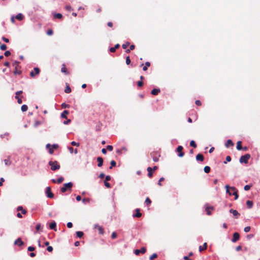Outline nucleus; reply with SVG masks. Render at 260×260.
<instances>
[{
	"label": "nucleus",
	"mask_w": 260,
	"mask_h": 260,
	"mask_svg": "<svg viewBox=\"0 0 260 260\" xmlns=\"http://www.w3.org/2000/svg\"><path fill=\"white\" fill-rule=\"evenodd\" d=\"M225 187L226 189V192L230 196L234 195L235 200L238 198V190L235 187H230L228 185H226Z\"/></svg>",
	"instance_id": "f257e3e1"
},
{
	"label": "nucleus",
	"mask_w": 260,
	"mask_h": 260,
	"mask_svg": "<svg viewBox=\"0 0 260 260\" xmlns=\"http://www.w3.org/2000/svg\"><path fill=\"white\" fill-rule=\"evenodd\" d=\"M73 185V184L72 182L64 183L63 185V187L60 189L61 192L64 193L67 190L71 191Z\"/></svg>",
	"instance_id": "f03ea898"
},
{
	"label": "nucleus",
	"mask_w": 260,
	"mask_h": 260,
	"mask_svg": "<svg viewBox=\"0 0 260 260\" xmlns=\"http://www.w3.org/2000/svg\"><path fill=\"white\" fill-rule=\"evenodd\" d=\"M49 166H51V169L52 171H56L57 170H58L60 167L58 162L56 160L54 161H50L49 162Z\"/></svg>",
	"instance_id": "7ed1b4c3"
},
{
	"label": "nucleus",
	"mask_w": 260,
	"mask_h": 260,
	"mask_svg": "<svg viewBox=\"0 0 260 260\" xmlns=\"http://www.w3.org/2000/svg\"><path fill=\"white\" fill-rule=\"evenodd\" d=\"M250 157L251 155L249 154H246L245 155L241 156L239 159V161L240 163L247 164Z\"/></svg>",
	"instance_id": "20e7f679"
},
{
	"label": "nucleus",
	"mask_w": 260,
	"mask_h": 260,
	"mask_svg": "<svg viewBox=\"0 0 260 260\" xmlns=\"http://www.w3.org/2000/svg\"><path fill=\"white\" fill-rule=\"evenodd\" d=\"M153 160L155 162H157L159 160V157L160 156L159 153L158 151H154L150 153Z\"/></svg>",
	"instance_id": "39448f33"
},
{
	"label": "nucleus",
	"mask_w": 260,
	"mask_h": 260,
	"mask_svg": "<svg viewBox=\"0 0 260 260\" xmlns=\"http://www.w3.org/2000/svg\"><path fill=\"white\" fill-rule=\"evenodd\" d=\"M40 72V70L38 68H35L34 69V70L31 71L30 73V76L34 78L37 75H39Z\"/></svg>",
	"instance_id": "423d86ee"
},
{
	"label": "nucleus",
	"mask_w": 260,
	"mask_h": 260,
	"mask_svg": "<svg viewBox=\"0 0 260 260\" xmlns=\"http://www.w3.org/2000/svg\"><path fill=\"white\" fill-rule=\"evenodd\" d=\"M46 194L49 198H53L54 197V194L52 192L51 187L49 186L46 188Z\"/></svg>",
	"instance_id": "0eeeda50"
},
{
	"label": "nucleus",
	"mask_w": 260,
	"mask_h": 260,
	"mask_svg": "<svg viewBox=\"0 0 260 260\" xmlns=\"http://www.w3.org/2000/svg\"><path fill=\"white\" fill-rule=\"evenodd\" d=\"M183 148L182 146H178L177 148V151L179 152L178 156L181 157H183L184 155V152L182 151Z\"/></svg>",
	"instance_id": "6e6552de"
},
{
	"label": "nucleus",
	"mask_w": 260,
	"mask_h": 260,
	"mask_svg": "<svg viewBox=\"0 0 260 260\" xmlns=\"http://www.w3.org/2000/svg\"><path fill=\"white\" fill-rule=\"evenodd\" d=\"M94 228L95 229L98 230V231H99V234H100L101 235H103L104 234V230L102 228V226H100V225H99L98 224H95Z\"/></svg>",
	"instance_id": "1a4fd4ad"
},
{
	"label": "nucleus",
	"mask_w": 260,
	"mask_h": 260,
	"mask_svg": "<svg viewBox=\"0 0 260 260\" xmlns=\"http://www.w3.org/2000/svg\"><path fill=\"white\" fill-rule=\"evenodd\" d=\"M146 249L145 247H142L140 249H136L135 253L136 255H139L140 253L144 254L146 252Z\"/></svg>",
	"instance_id": "9d476101"
},
{
	"label": "nucleus",
	"mask_w": 260,
	"mask_h": 260,
	"mask_svg": "<svg viewBox=\"0 0 260 260\" xmlns=\"http://www.w3.org/2000/svg\"><path fill=\"white\" fill-rule=\"evenodd\" d=\"M240 238V235L238 233H235L233 234V238L232 240L233 242H236L239 240Z\"/></svg>",
	"instance_id": "9b49d317"
},
{
	"label": "nucleus",
	"mask_w": 260,
	"mask_h": 260,
	"mask_svg": "<svg viewBox=\"0 0 260 260\" xmlns=\"http://www.w3.org/2000/svg\"><path fill=\"white\" fill-rule=\"evenodd\" d=\"M14 244L18 245L19 246H21L24 244V242L22 241L20 238H18L17 240H15Z\"/></svg>",
	"instance_id": "f8f14e48"
},
{
	"label": "nucleus",
	"mask_w": 260,
	"mask_h": 260,
	"mask_svg": "<svg viewBox=\"0 0 260 260\" xmlns=\"http://www.w3.org/2000/svg\"><path fill=\"white\" fill-rule=\"evenodd\" d=\"M196 159L198 161H203L204 160V155L201 153H199L196 156Z\"/></svg>",
	"instance_id": "ddd939ff"
},
{
	"label": "nucleus",
	"mask_w": 260,
	"mask_h": 260,
	"mask_svg": "<svg viewBox=\"0 0 260 260\" xmlns=\"http://www.w3.org/2000/svg\"><path fill=\"white\" fill-rule=\"evenodd\" d=\"M64 180V178L62 177H59L58 179L55 180L54 179L52 180V181L54 183H61Z\"/></svg>",
	"instance_id": "4468645a"
},
{
	"label": "nucleus",
	"mask_w": 260,
	"mask_h": 260,
	"mask_svg": "<svg viewBox=\"0 0 260 260\" xmlns=\"http://www.w3.org/2000/svg\"><path fill=\"white\" fill-rule=\"evenodd\" d=\"M230 212L232 213L233 215L236 217V218H238V217L240 216V214L236 210L231 209L230 210Z\"/></svg>",
	"instance_id": "2eb2a0df"
},
{
	"label": "nucleus",
	"mask_w": 260,
	"mask_h": 260,
	"mask_svg": "<svg viewBox=\"0 0 260 260\" xmlns=\"http://www.w3.org/2000/svg\"><path fill=\"white\" fill-rule=\"evenodd\" d=\"M61 72L64 73L66 75L69 74V72L68 71L66 67V65L64 63L62 64Z\"/></svg>",
	"instance_id": "dca6fc26"
},
{
	"label": "nucleus",
	"mask_w": 260,
	"mask_h": 260,
	"mask_svg": "<svg viewBox=\"0 0 260 260\" xmlns=\"http://www.w3.org/2000/svg\"><path fill=\"white\" fill-rule=\"evenodd\" d=\"M97 161L98 162V166L99 167H101L103 166V159L101 157H98L97 158Z\"/></svg>",
	"instance_id": "f3484780"
},
{
	"label": "nucleus",
	"mask_w": 260,
	"mask_h": 260,
	"mask_svg": "<svg viewBox=\"0 0 260 260\" xmlns=\"http://www.w3.org/2000/svg\"><path fill=\"white\" fill-rule=\"evenodd\" d=\"M213 209L214 208L213 207H209V206L206 207L205 210L207 212V214L209 215H210L211 214V211H212L213 210Z\"/></svg>",
	"instance_id": "a211bd4d"
},
{
	"label": "nucleus",
	"mask_w": 260,
	"mask_h": 260,
	"mask_svg": "<svg viewBox=\"0 0 260 260\" xmlns=\"http://www.w3.org/2000/svg\"><path fill=\"white\" fill-rule=\"evenodd\" d=\"M136 214L133 215L134 217H140L142 216V214L140 213V210L139 209H136Z\"/></svg>",
	"instance_id": "6ab92c4d"
},
{
	"label": "nucleus",
	"mask_w": 260,
	"mask_h": 260,
	"mask_svg": "<svg viewBox=\"0 0 260 260\" xmlns=\"http://www.w3.org/2000/svg\"><path fill=\"white\" fill-rule=\"evenodd\" d=\"M56 222L55 221H53L50 223L49 228L50 229L54 230V231H56Z\"/></svg>",
	"instance_id": "aec40b11"
},
{
	"label": "nucleus",
	"mask_w": 260,
	"mask_h": 260,
	"mask_svg": "<svg viewBox=\"0 0 260 260\" xmlns=\"http://www.w3.org/2000/svg\"><path fill=\"white\" fill-rule=\"evenodd\" d=\"M207 248V243H204L203 246H199V251L202 252L203 250H205Z\"/></svg>",
	"instance_id": "412c9836"
},
{
	"label": "nucleus",
	"mask_w": 260,
	"mask_h": 260,
	"mask_svg": "<svg viewBox=\"0 0 260 260\" xmlns=\"http://www.w3.org/2000/svg\"><path fill=\"white\" fill-rule=\"evenodd\" d=\"M160 91L159 89L154 88L151 90V94L154 95H157Z\"/></svg>",
	"instance_id": "4be33fe9"
},
{
	"label": "nucleus",
	"mask_w": 260,
	"mask_h": 260,
	"mask_svg": "<svg viewBox=\"0 0 260 260\" xmlns=\"http://www.w3.org/2000/svg\"><path fill=\"white\" fill-rule=\"evenodd\" d=\"M234 143L231 140H228L225 144V146L227 148L229 147L230 146H233Z\"/></svg>",
	"instance_id": "5701e85b"
},
{
	"label": "nucleus",
	"mask_w": 260,
	"mask_h": 260,
	"mask_svg": "<svg viewBox=\"0 0 260 260\" xmlns=\"http://www.w3.org/2000/svg\"><path fill=\"white\" fill-rule=\"evenodd\" d=\"M69 112L67 110H64L61 114V117L63 118H67V115L69 114Z\"/></svg>",
	"instance_id": "b1692460"
},
{
	"label": "nucleus",
	"mask_w": 260,
	"mask_h": 260,
	"mask_svg": "<svg viewBox=\"0 0 260 260\" xmlns=\"http://www.w3.org/2000/svg\"><path fill=\"white\" fill-rule=\"evenodd\" d=\"M236 148H237V149L238 150H240L242 149V142L241 141H239L237 142Z\"/></svg>",
	"instance_id": "393cba45"
},
{
	"label": "nucleus",
	"mask_w": 260,
	"mask_h": 260,
	"mask_svg": "<svg viewBox=\"0 0 260 260\" xmlns=\"http://www.w3.org/2000/svg\"><path fill=\"white\" fill-rule=\"evenodd\" d=\"M64 92L67 93H69L71 92V88H70L69 84H66V87L64 89Z\"/></svg>",
	"instance_id": "a878e982"
},
{
	"label": "nucleus",
	"mask_w": 260,
	"mask_h": 260,
	"mask_svg": "<svg viewBox=\"0 0 260 260\" xmlns=\"http://www.w3.org/2000/svg\"><path fill=\"white\" fill-rule=\"evenodd\" d=\"M147 170L148 172V177L149 178H151L152 176V168H151V167H148V168H147Z\"/></svg>",
	"instance_id": "bb28decb"
},
{
	"label": "nucleus",
	"mask_w": 260,
	"mask_h": 260,
	"mask_svg": "<svg viewBox=\"0 0 260 260\" xmlns=\"http://www.w3.org/2000/svg\"><path fill=\"white\" fill-rule=\"evenodd\" d=\"M246 205L247 208L250 209L252 207L253 202L251 201L248 200L246 201Z\"/></svg>",
	"instance_id": "cd10ccee"
},
{
	"label": "nucleus",
	"mask_w": 260,
	"mask_h": 260,
	"mask_svg": "<svg viewBox=\"0 0 260 260\" xmlns=\"http://www.w3.org/2000/svg\"><path fill=\"white\" fill-rule=\"evenodd\" d=\"M17 211H21V213L23 214H25L26 213V210L23 209L22 207V206H19L18 207L17 209Z\"/></svg>",
	"instance_id": "c85d7f7f"
},
{
	"label": "nucleus",
	"mask_w": 260,
	"mask_h": 260,
	"mask_svg": "<svg viewBox=\"0 0 260 260\" xmlns=\"http://www.w3.org/2000/svg\"><path fill=\"white\" fill-rule=\"evenodd\" d=\"M54 18L57 19H61L62 18V15L60 13H54L53 15Z\"/></svg>",
	"instance_id": "c756f323"
},
{
	"label": "nucleus",
	"mask_w": 260,
	"mask_h": 260,
	"mask_svg": "<svg viewBox=\"0 0 260 260\" xmlns=\"http://www.w3.org/2000/svg\"><path fill=\"white\" fill-rule=\"evenodd\" d=\"M16 18L19 20H22L23 19V16L21 13H19L16 16Z\"/></svg>",
	"instance_id": "7c9ffc66"
},
{
	"label": "nucleus",
	"mask_w": 260,
	"mask_h": 260,
	"mask_svg": "<svg viewBox=\"0 0 260 260\" xmlns=\"http://www.w3.org/2000/svg\"><path fill=\"white\" fill-rule=\"evenodd\" d=\"M21 111L22 112H25L28 109V107L27 105H23L22 106H21Z\"/></svg>",
	"instance_id": "2f4dec72"
},
{
	"label": "nucleus",
	"mask_w": 260,
	"mask_h": 260,
	"mask_svg": "<svg viewBox=\"0 0 260 260\" xmlns=\"http://www.w3.org/2000/svg\"><path fill=\"white\" fill-rule=\"evenodd\" d=\"M4 162L6 165L10 166L11 164V161L10 160V158H8L4 160Z\"/></svg>",
	"instance_id": "473e14b6"
},
{
	"label": "nucleus",
	"mask_w": 260,
	"mask_h": 260,
	"mask_svg": "<svg viewBox=\"0 0 260 260\" xmlns=\"http://www.w3.org/2000/svg\"><path fill=\"white\" fill-rule=\"evenodd\" d=\"M14 74L16 75H19L21 73V71H20V70H18L17 69V67H15V70L14 71Z\"/></svg>",
	"instance_id": "72a5a7b5"
},
{
	"label": "nucleus",
	"mask_w": 260,
	"mask_h": 260,
	"mask_svg": "<svg viewBox=\"0 0 260 260\" xmlns=\"http://www.w3.org/2000/svg\"><path fill=\"white\" fill-rule=\"evenodd\" d=\"M210 167H209V166H206L204 167V172L206 173H208L210 172Z\"/></svg>",
	"instance_id": "f704fd0d"
},
{
	"label": "nucleus",
	"mask_w": 260,
	"mask_h": 260,
	"mask_svg": "<svg viewBox=\"0 0 260 260\" xmlns=\"http://www.w3.org/2000/svg\"><path fill=\"white\" fill-rule=\"evenodd\" d=\"M111 166L109 167L110 169H111L113 167L116 165V162L115 160H111L110 162Z\"/></svg>",
	"instance_id": "c9c22d12"
},
{
	"label": "nucleus",
	"mask_w": 260,
	"mask_h": 260,
	"mask_svg": "<svg viewBox=\"0 0 260 260\" xmlns=\"http://www.w3.org/2000/svg\"><path fill=\"white\" fill-rule=\"evenodd\" d=\"M76 235L79 238H81L83 236L84 234L82 232L78 231L76 232Z\"/></svg>",
	"instance_id": "e433bc0d"
},
{
	"label": "nucleus",
	"mask_w": 260,
	"mask_h": 260,
	"mask_svg": "<svg viewBox=\"0 0 260 260\" xmlns=\"http://www.w3.org/2000/svg\"><path fill=\"white\" fill-rule=\"evenodd\" d=\"M157 254L156 253H153L150 256L149 259L150 260H153L154 259L157 258Z\"/></svg>",
	"instance_id": "4c0bfd02"
},
{
	"label": "nucleus",
	"mask_w": 260,
	"mask_h": 260,
	"mask_svg": "<svg viewBox=\"0 0 260 260\" xmlns=\"http://www.w3.org/2000/svg\"><path fill=\"white\" fill-rule=\"evenodd\" d=\"M190 146L194 148H196L197 146L196 142L193 140L191 141L190 142Z\"/></svg>",
	"instance_id": "58836bf2"
},
{
	"label": "nucleus",
	"mask_w": 260,
	"mask_h": 260,
	"mask_svg": "<svg viewBox=\"0 0 260 260\" xmlns=\"http://www.w3.org/2000/svg\"><path fill=\"white\" fill-rule=\"evenodd\" d=\"M130 44L129 42H126L125 44L122 45V47L123 49H126L128 46Z\"/></svg>",
	"instance_id": "ea45409f"
},
{
	"label": "nucleus",
	"mask_w": 260,
	"mask_h": 260,
	"mask_svg": "<svg viewBox=\"0 0 260 260\" xmlns=\"http://www.w3.org/2000/svg\"><path fill=\"white\" fill-rule=\"evenodd\" d=\"M145 203L147 205H149L151 203V201L148 197L146 199Z\"/></svg>",
	"instance_id": "a19ab883"
},
{
	"label": "nucleus",
	"mask_w": 260,
	"mask_h": 260,
	"mask_svg": "<svg viewBox=\"0 0 260 260\" xmlns=\"http://www.w3.org/2000/svg\"><path fill=\"white\" fill-rule=\"evenodd\" d=\"M7 47L5 44H2L0 46V49L3 51L6 50L7 49Z\"/></svg>",
	"instance_id": "79ce46f5"
},
{
	"label": "nucleus",
	"mask_w": 260,
	"mask_h": 260,
	"mask_svg": "<svg viewBox=\"0 0 260 260\" xmlns=\"http://www.w3.org/2000/svg\"><path fill=\"white\" fill-rule=\"evenodd\" d=\"M61 107L62 108H70V105L66 104V103H62L61 104Z\"/></svg>",
	"instance_id": "37998d69"
},
{
	"label": "nucleus",
	"mask_w": 260,
	"mask_h": 260,
	"mask_svg": "<svg viewBox=\"0 0 260 260\" xmlns=\"http://www.w3.org/2000/svg\"><path fill=\"white\" fill-rule=\"evenodd\" d=\"M66 9L67 10V11H71L73 10V9L71 7V6L70 5H67L65 7Z\"/></svg>",
	"instance_id": "c03bdc74"
},
{
	"label": "nucleus",
	"mask_w": 260,
	"mask_h": 260,
	"mask_svg": "<svg viewBox=\"0 0 260 260\" xmlns=\"http://www.w3.org/2000/svg\"><path fill=\"white\" fill-rule=\"evenodd\" d=\"M125 62H126V64H129L131 63V61L130 58H129V56L126 57Z\"/></svg>",
	"instance_id": "a18cd8bd"
},
{
	"label": "nucleus",
	"mask_w": 260,
	"mask_h": 260,
	"mask_svg": "<svg viewBox=\"0 0 260 260\" xmlns=\"http://www.w3.org/2000/svg\"><path fill=\"white\" fill-rule=\"evenodd\" d=\"M251 187V185H246L244 186V190H245L247 191V190H249V189H250Z\"/></svg>",
	"instance_id": "49530a36"
},
{
	"label": "nucleus",
	"mask_w": 260,
	"mask_h": 260,
	"mask_svg": "<svg viewBox=\"0 0 260 260\" xmlns=\"http://www.w3.org/2000/svg\"><path fill=\"white\" fill-rule=\"evenodd\" d=\"M15 98L17 100L18 104H21L22 103V100L18 96H15Z\"/></svg>",
	"instance_id": "de8ad7c7"
},
{
	"label": "nucleus",
	"mask_w": 260,
	"mask_h": 260,
	"mask_svg": "<svg viewBox=\"0 0 260 260\" xmlns=\"http://www.w3.org/2000/svg\"><path fill=\"white\" fill-rule=\"evenodd\" d=\"M250 229H251L250 226H246V227H245L244 228V231L245 232L247 233V232L250 231Z\"/></svg>",
	"instance_id": "09e8293b"
},
{
	"label": "nucleus",
	"mask_w": 260,
	"mask_h": 260,
	"mask_svg": "<svg viewBox=\"0 0 260 260\" xmlns=\"http://www.w3.org/2000/svg\"><path fill=\"white\" fill-rule=\"evenodd\" d=\"M113 147L112 145H108L107 146V150L108 151H111L113 150Z\"/></svg>",
	"instance_id": "8fccbe9b"
},
{
	"label": "nucleus",
	"mask_w": 260,
	"mask_h": 260,
	"mask_svg": "<svg viewBox=\"0 0 260 260\" xmlns=\"http://www.w3.org/2000/svg\"><path fill=\"white\" fill-rule=\"evenodd\" d=\"M53 30L51 29H49L47 30V34L48 35V36H51L53 34Z\"/></svg>",
	"instance_id": "3c124183"
},
{
	"label": "nucleus",
	"mask_w": 260,
	"mask_h": 260,
	"mask_svg": "<svg viewBox=\"0 0 260 260\" xmlns=\"http://www.w3.org/2000/svg\"><path fill=\"white\" fill-rule=\"evenodd\" d=\"M137 85L139 87H142L143 85V82L142 81H139L137 82Z\"/></svg>",
	"instance_id": "603ef678"
},
{
	"label": "nucleus",
	"mask_w": 260,
	"mask_h": 260,
	"mask_svg": "<svg viewBox=\"0 0 260 260\" xmlns=\"http://www.w3.org/2000/svg\"><path fill=\"white\" fill-rule=\"evenodd\" d=\"M117 234L115 232H113L111 235V238L112 239H115L117 238Z\"/></svg>",
	"instance_id": "864d4df0"
},
{
	"label": "nucleus",
	"mask_w": 260,
	"mask_h": 260,
	"mask_svg": "<svg viewBox=\"0 0 260 260\" xmlns=\"http://www.w3.org/2000/svg\"><path fill=\"white\" fill-rule=\"evenodd\" d=\"M27 250L29 251H33L35 250V248L34 247L29 246L28 247Z\"/></svg>",
	"instance_id": "5fc2aeb1"
},
{
	"label": "nucleus",
	"mask_w": 260,
	"mask_h": 260,
	"mask_svg": "<svg viewBox=\"0 0 260 260\" xmlns=\"http://www.w3.org/2000/svg\"><path fill=\"white\" fill-rule=\"evenodd\" d=\"M104 184H105V185L107 187V188H111V185L109 183H108L107 181H105L104 182Z\"/></svg>",
	"instance_id": "6e6d98bb"
},
{
	"label": "nucleus",
	"mask_w": 260,
	"mask_h": 260,
	"mask_svg": "<svg viewBox=\"0 0 260 260\" xmlns=\"http://www.w3.org/2000/svg\"><path fill=\"white\" fill-rule=\"evenodd\" d=\"M90 201V199L89 198H84L82 200V202L84 203H89Z\"/></svg>",
	"instance_id": "4d7b16f0"
},
{
	"label": "nucleus",
	"mask_w": 260,
	"mask_h": 260,
	"mask_svg": "<svg viewBox=\"0 0 260 260\" xmlns=\"http://www.w3.org/2000/svg\"><path fill=\"white\" fill-rule=\"evenodd\" d=\"M164 179H165L163 177L160 178L158 181V184L159 185L161 186V182H162V181H163L164 180Z\"/></svg>",
	"instance_id": "13d9d810"
},
{
	"label": "nucleus",
	"mask_w": 260,
	"mask_h": 260,
	"mask_svg": "<svg viewBox=\"0 0 260 260\" xmlns=\"http://www.w3.org/2000/svg\"><path fill=\"white\" fill-rule=\"evenodd\" d=\"M195 103L197 106H200L202 105V103H201V101L199 100H196L195 102Z\"/></svg>",
	"instance_id": "bf43d9fd"
},
{
	"label": "nucleus",
	"mask_w": 260,
	"mask_h": 260,
	"mask_svg": "<svg viewBox=\"0 0 260 260\" xmlns=\"http://www.w3.org/2000/svg\"><path fill=\"white\" fill-rule=\"evenodd\" d=\"M41 224L39 223L36 225V229L37 231H39L41 229Z\"/></svg>",
	"instance_id": "052dcab7"
},
{
	"label": "nucleus",
	"mask_w": 260,
	"mask_h": 260,
	"mask_svg": "<svg viewBox=\"0 0 260 260\" xmlns=\"http://www.w3.org/2000/svg\"><path fill=\"white\" fill-rule=\"evenodd\" d=\"M4 55L6 56H9L11 55V52L10 51H6L5 53H4Z\"/></svg>",
	"instance_id": "680f3d73"
},
{
	"label": "nucleus",
	"mask_w": 260,
	"mask_h": 260,
	"mask_svg": "<svg viewBox=\"0 0 260 260\" xmlns=\"http://www.w3.org/2000/svg\"><path fill=\"white\" fill-rule=\"evenodd\" d=\"M71 144L73 146H79V144L78 143H76V142L75 141H73L71 142Z\"/></svg>",
	"instance_id": "e2e57ef3"
},
{
	"label": "nucleus",
	"mask_w": 260,
	"mask_h": 260,
	"mask_svg": "<svg viewBox=\"0 0 260 260\" xmlns=\"http://www.w3.org/2000/svg\"><path fill=\"white\" fill-rule=\"evenodd\" d=\"M67 227L68 228H71L73 226V224H72V222H69L67 223Z\"/></svg>",
	"instance_id": "0e129e2a"
},
{
	"label": "nucleus",
	"mask_w": 260,
	"mask_h": 260,
	"mask_svg": "<svg viewBox=\"0 0 260 260\" xmlns=\"http://www.w3.org/2000/svg\"><path fill=\"white\" fill-rule=\"evenodd\" d=\"M48 251L49 252H52V250H53V247L52 246H48L47 248Z\"/></svg>",
	"instance_id": "69168bd1"
},
{
	"label": "nucleus",
	"mask_w": 260,
	"mask_h": 260,
	"mask_svg": "<svg viewBox=\"0 0 260 260\" xmlns=\"http://www.w3.org/2000/svg\"><path fill=\"white\" fill-rule=\"evenodd\" d=\"M2 39H3V40L4 41H5L6 43H9V40L8 38H5V37H3L2 38Z\"/></svg>",
	"instance_id": "338daca9"
},
{
	"label": "nucleus",
	"mask_w": 260,
	"mask_h": 260,
	"mask_svg": "<svg viewBox=\"0 0 260 260\" xmlns=\"http://www.w3.org/2000/svg\"><path fill=\"white\" fill-rule=\"evenodd\" d=\"M52 149H57L58 147V145L57 144H53L51 146Z\"/></svg>",
	"instance_id": "774afa93"
}]
</instances>
